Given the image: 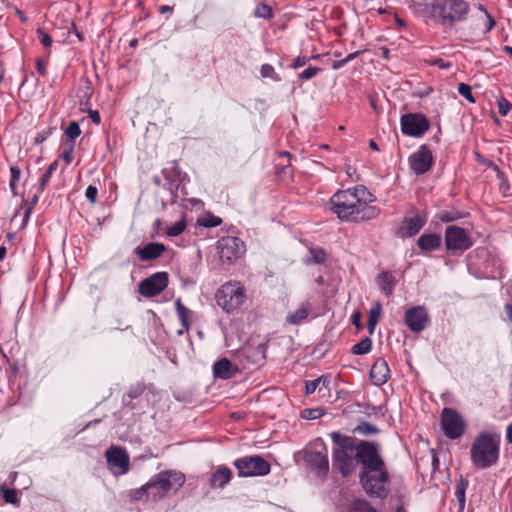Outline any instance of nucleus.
<instances>
[{"label": "nucleus", "mask_w": 512, "mask_h": 512, "mask_svg": "<svg viewBox=\"0 0 512 512\" xmlns=\"http://www.w3.org/2000/svg\"><path fill=\"white\" fill-rule=\"evenodd\" d=\"M375 196L363 185L337 191L330 198V210L342 221L363 222L375 219L380 208L371 205Z\"/></svg>", "instance_id": "nucleus-1"}, {"label": "nucleus", "mask_w": 512, "mask_h": 512, "mask_svg": "<svg viewBox=\"0 0 512 512\" xmlns=\"http://www.w3.org/2000/svg\"><path fill=\"white\" fill-rule=\"evenodd\" d=\"M379 449V445L375 447L364 443L360 446L358 451V463L361 465L359 482L368 496L385 499L390 492L391 478Z\"/></svg>", "instance_id": "nucleus-2"}, {"label": "nucleus", "mask_w": 512, "mask_h": 512, "mask_svg": "<svg viewBox=\"0 0 512 512\" xmlns=\"http://www.w3.org/2000/svg\"><path fill=\"white\" fill-rule=\"evenodd\" d=\"M424 7L435 24L449 29L466 21L470 12V5L465 0H431Z\"/></svg>", "instance_id": "nucleus-3"}, {"label": "nucleus", "mask_w": 512, "mask_h": 512, "mask_svg": "<svg viewBox=\"0 0 512 512\" xmlns=\"http://www.w3.org/2000/svg\"><path fill=\"white\" fill-rule=\"evenodd\" d=\"M501 435L494 430L478 433L470 448V460L477 469H486L497 463L500 456Z\"/></svg>", "instance_id": "nucleus-4"}, {"label": "nucleus", "mask_w": 512, "mask_h": 512, "mask_svg": "<svg viewBox=\"0 0 512 512\" xmlns=\"http://www.w3.org/2000/svg\"><path fill=\"white\" fill-rule=\"evenodd\" d=\"M185 483V476L181 472L161 471L147 482L151 501H159L173 491H177Z\"/></svg>", "instance_id": "nucleus-5"}, {"label": "nucleus", "mask_w": 512, "mask_h": 512, "mask_svg": "<svg viewBox=\"0 0 512 512\" xmlns=\"http://www.w3.org/2000/svg\"><path fill=\"white\" fill-rule=\"evenodd\" d=\"M215 299L226 313L238 312L247 300L245 287L239 281H228L218 288Z\"/></svg>", "instance_id": "nucleus-6"}, {"label": "nucleus", "mask_w": 512, "mask_h": 512, "mask_svg": "<svg viewBox=\"0 0 512 512\" xmlns=\"http://www.w3.org/2000/svg\"><path fill=\"white\" fill-rule=\"evenodd\" d=\"M440 428L447 439L458 440L465 434L467 422L455 408L445 407L440 414Z\"/></svg>", "instance_id": "nucleus-7"}, {"label": "nucleus", "mask_w": 512, "mask_h": 512, "mask_svg": "<svg viewBox=\"0 0 512 512\" xmlns=\"http://www.w3.org/2000/svg\"><path fill=\"white\" fill-rule=\"evenodd\" d=\"M216 250L223 264H233L244 256L246 245L238 237L224 236L217 241Z\"/></svg>", "instance_id": "nucleus-8"}, {"label": "nucleus", "mask_w": 512, "mask_h": 512, "mask_svg": "<svg viewBox=\"0 0 512 512\" xmlns=\"http://www.w3.org/2000/svg\"><path fill=\"white\" fill-rule=\"evenodd\" d=\"M233 465L238 471L239 477L264 476L270 472V464L259 455H251L239 458Z\"/></svg>", "instance_id": "nucleus-9"}, {"label": "nucleus", "mask_w": 512, "mask_h": 512, "mask_svg": "<svg viewBox=\"0 0 512 512\" xmlns=\"http://www.w3.org/2000/svg\"><path fill=\"white\" fill-rule=\"evenodd\" d=\"M445 246L448 251L464 252L473 246V240L466 229L452 225L445 230Z\"/></svg>", "instance_id": "nucleus-10"}, {"label": "nucleus", "mask_w": 512, "mask_h": 512, "mask_svg": "<svg viewBox=\"0 0 512 512\" xmlns=\"http://www.w3.org/2000/svg\"><path fill=\"white\" fill-rule=\"evenodd\" d=\"M401 131L404 135L421 137L430 128L428 118L422 113H408L401 116Z\"/></svg>", "instance_id": "nucleus-11"}, {"label": "nucleus", "mask_w": 512, "mask_h": 512, "mask_svg": "<svg viewBox=\"0 0 512 512\" xmlns=\"http://www.w3.org/2000/svg\"><path fill=\"white\" fill-rule=\"evenodd\" d=\"M168 283L167 272H156L139 283V293L146 298L155 297L167 288Z\"/></svg>", "instance_id": "nucleus-12"}, {"label": "nucleus", "mask_w": 512, "mask_h": 512, "mask_svg": "<svg viewBox=\"0 0 512 512\" xmlns=\"http://www.w3.org/2000/svg\"><path fill=\"white\" fill-rule=\"evenodd\" d=\"M434 163L432 152L427 145L423 144L419 149L409 157L410 169L416 175H422L428 172Z\"/></svg>", "instance_id": "nucleus-13"}, {"label": "nucleus", "mask_w": 512, "mask_h": 512, "mask_svg": "<svg viewBox=\"0 0 512 512\" xmlns=\"http://www.w3.org/2000/svg\"><path fill=\"white\" fill-rule=\"evenodd\" d=\"M308 465L319 475H326L329 470L328 451L324 444H319L318 448L308 450L305 455Z\"/></svg>", "instance_id": "nucleus-14"}, {"label": "nucleus", "mask_w": 512, "mask_h": 512, "mask_svg": "<svg viewBox=\"0 0 512 512\" xmlns=\"http://www.w3.org/2000/svg\"><path fill=\"white\" fill-rule=\"evenodd\" d=\"M240 357L245 369L260 366L264 363L266 358V346L264 344H258L256 346L246 345L242 348Z\"/></svg>", "instance_id": "nucleus-15"}, {"label": "nucleus", "mask_w": 512, "mask_h": 512, "mask_svg": "<svg viewBox=\"0 0 512 512\" xmlns=\"http://www.w3.org/2000/svg\"><path fill=\"white\" fill-rule=\"evenodd\" d=\"M427 217L425 214L415 212L412 216H405L397 234L401 238H409L415 236L426 224Z\"/></svg>", "instance_id": "nucleus-16"}, {"label": "nucleus", "mask_w": 512, "mask_h": 512, "mask_svg": "<svg viewBox=\"0 0 512 512\" xmlns=\"http://www.w3.org/2000/svg\"><path fill=\"white\" fill-rule=\"evenodd\" d=\"M429 320L428 312L424 306H415L405 312V324L413 332L423 331Z\"/></svg>", "instance_id": "nucleus-17"}, {"label": "nucleus", "mask_w": 512, "mask_h": 512, "mask_svg": "<svg viewBox=\"0 0 512 512\" xmlns=\"http://www.w3.org/2000/svg\"><path fill=\"white\" fill-rule=\"evenodd\" d=\"M330 437L335 445L338 446L336 450H344L345 452L348 451H355V459L358 461V451L360 449V446L364 443L370 444L372 446H378L379 444L374 441H366V440H360L356 443L355 438L342 435L340 432H332L330 434Z\"/></svg>", "instance_id": "nucleus-18"}, {"label": "nucleus", "mask_w": 512, "mask_h": 512, "mask_svg": "<svg viewBox=\"0 0 512 512\" xmlns=\"http://www.w3.org/2000/svg\"><path fill=\"white\" fill-rule=\"evenodd\" d=\"M332 459L333 467L336 468L343 477L350 476L356 468L355 461L357 460L344 450H334Z\"/></svg>", "instance_id": "nucleus-19"}, {"label": "nucleus", "mask_w": 512, "mask_h": 512, "mask_svg": "<svg viewBox=\"0 0 512 512\" xmlns=\"http://www.w3.org/2000/svg\"><path fill=\"white\" fill-rule=\"evenodd\" d=\"M107 462L112 467L120 468L123 473L129 469V456L121 447H111L106 451Z\"/></svg>", "instance_id": "nucleus-20"}, {"label": "nucleus", "mask_w": 512, "mask_h": 512, "mask_svg": "<svg viewBox=\"0 0 512 512\" xmlns=\"http://www.w3.org/2000/svg\"><path fill=\"white\" fill-rule=\"evenodd\" d=\"M166 251V246L159 242H150L143 247H137L135 254L143 261H152L159 258Z\"/></svg>", "instance_id": "nucleus-21"}, {"label": "nucleus", "mask_w": 512, "mask_h": 512, "mask_svg": "<svg viewBox=\"0 0 512 512\" xmlns=\"http://www.w3.org/2000/svg\"><path fill=\"white\" fill-rule=\"evenodd\" d=\"M372 383L376 386H382L390 377V369L383 358L377 359L372 365L369 373Z\"/></svg>", "instance_id": "nucleus-22"}, {"label": "nucleus", "mask_w": 512, "mask_h": 512, "mask_svg": "<svg viewBox=\"0 0 512 512\" xmlns=\"http://www.w3.org/2000/svg\"><path fill=\"white\" fill-rule=\"evenodd\" d=\"M441 244V235L437 233L422 234L417 240L418 247L424 253L439 249Z\"/></svg>", "instance_id": "nucleus-23"}, {"label": "nucleus", "mask_w": 512, "mask_h": 512, "mask_svg": "<svg viewBox=\"0 0 512 512\" xmlns=\"http://www.w3.org/2000/svg\"><path fill=\"white\" fill-rule=\"evenodd\" d=\"M232 472L226 466H219L210 476V486L212 488H224L231 480Z\"/></svg>", "instance_id": "nucleus-24"}, {"label": "nucleus", "mask_w": 512, "mask_h": 512, "mask_svg": "<svg viewBox=\"0 0 512 512\" xmlns=\"http://www.w3.org/2000/svg\"><path fill=\"white\" fill-rule=\"evenodd\" d=\"M396 282L394 275L390 271H383L376 277L377 285L387 297L393 294Z\"/></svg>", "instance_id": "nucleus-25"}, {"label": "nucleus", "mask_w": 512, "mask_h": 512, "mask_svg": "<svg viewBox=\"0 0 512 512\" xmlns=\"http://www.w3.org/2000/svg\"><path fill=\"white\" fill-rule=\"evenodd\" d=\"M146 386L142 382H138L129 387L127 393L123 396V403L130 409H135V405L132 403L134 399L139 398L145 392Z\"/></svg>", "instance_id": "nucleus-26"}, {"label": "nucleus", "mask_w": 512, "mask_h": 512, "mask_svg": "<svg viewBox=\"0 0 512 512\" xmlns=\"http://www.w3.org/2000/svg\"><path fill=\"white\" fill-rule=\"evenodd\" d=\"M232 364L227 358H222L213 365V374L217 378L229 379L233 376Z\"/></svg>", "instance_id": "nucleus-27"}, {"label": "nucleus", "mask_w": 512, "mask_h": 512, "mask_svg": "<svg viewBox=\"0 0 512 512\" xmlns=\"http://www.w3.org/2000/svg\"><path fill=\"white\" fill-rule=\"evenodd\" d=\"M175 308L182 327L189 331L192 325L191 310L184 306L180 298L175 300Z\"/></svg>", "instance_id": "nucleus-28"}, {"label": "nucleus", "mask_w": 512, "mask_h": 512, "mask_svg": "<svg viewBox=\"0 0 512 512\" xmlns=\"http://www.w3.org/2000/svg\"><path fill=\"white\" fill-rule=\"evenodd\" d=\"M310 304L308 302H304L301 306L295 310L293 313L287 316V322L290 324H299L303 320H305L310 312Z\"/></svg>", "instance_id": "nucleus-29"}, {"label": "nucleus", "mask_w": 512, "mask_h": 512, "mask_svg": "<svg viewBox=\"0 0 512 512\" xmlns=\"http://www.w3.org/2000/svg\"><path fill=\"white\" fill-rule=\"evenodd\" d=\"M382 313V305L380 302H375L373 307L369 311V317L367 322V329L370 334L374 333L376 325L380 319Z\"/></svg>", "instance_id": "nucleus-30"}, {"label": "nucleus", "mask_w": 512, "mask_h": 512, "mask_svg": "<svg viewBox=\"0 0 512 512\" xmlns=\"http://www.w3.org/2000/svg\"><path fill=\"white\" fill-rule=\"evenodd\" d=\"M129 497L134 502L151 501V495H150V491H149V487H148L147 483L142 485L140 488L130 490Z\"/></svg>", "instance_id": "nucleus-31"}, {"label": "nucleus", "mask_w": 512, "mask_h": 512, "mask_svg": "<svg viewBox=\"0 0 512 512\" xmlns=\"http://www.w3.org/2000/svg\"><path fill=\"white\" fill-rule=\"evenodd\" d=\"M347 512H377V511L367 500L355 499L349 505Z\"/></svg>", "instance_id": "nucleus-32"}, {"label": "nucleus", "mask_w": 512, "mask_h": 512, "mask_svg": "<svg viewBox=\"0 0 512 512\" xmlns=\"http://www.w3.org/2000/svg\"><path fill=\"white\" fill-rule=\"evenodd\" d=\"M329 383H330V379L327 376H320L319 378H317L315 380L306 381L305 382V393L307 395H311L316 391V389L319 387L320 384H323V386L325 388H327Z\"/></svg>", "instance_id": "nucleus-33"}, {"label": "nucleus", "mask_w": 512, "mask_h": 512, "mask_svg": "<svg viewBox=\"0 0 512 512\" xmlns=\"http://www.w3.org/2000/svg\"><path fill=\"white\" fill-rule=\"evenodd\" d=\"M372 340L369 337L363 338L360 342L352 346L351 352L355 355H364L371 351Z\"/></svg>", "instance_id": "nucleus-34"}, {"label": "nucleus", "mask_w": 512, "mask_h": 512, "mask_svg": "<svg viewBox=\"0 0 512 512\" xmlns=\"http://www.w3.org/2000/svg\"><path fill=\"white\" fill-rule=\"evenodd\" d=\"M64 134L67 138L66 143L75 144V139L81 134L79 124L76 121H71L69 125L65 128Z\"/></svg>", "instance_id": "nucleus-35"}, {"label": "nucleus", "mask_w": 512, "mask_h": 512, "mask_svg": "<svg viewBox=\"0 0 512 512\" xmlns=\"http://www.w3.org/2000/svg\"><path fill=\"white\" fill-rule=\"evenodd\" d=\"M187 226L185 215L181 219L166 229V235L169 237H176L183 233Z\"/></svg>", "instance_id": "nucleus-36"}, {"label": "nucleus", "mask_w": 512, "mask_h": 512, "mask_svg": "<svg viewBox=\"0 0 512 512\" xmlns=\"http://www.w3.org/2000/svg\"><path fill=\"white\" fill-rule=\"evenodd\" d=\"M468 487V480L464 478H460L455 487V496L459 502L460 508H463L465 505V491Z\"/></svg>", "instance_id": "nucleus-37"}, {"label": "nucleus", "mask_w": 512, "mask_h": 512, "mask_svg": "<svg viewBox=\"0 0 512 512\" xmlns=\"http://www.w3.org/2000/svg\"><path fill=\"white\" fill-rule=\"evenodd\" d=\"M198 225L212 228L217 227L222 224V219L218 216H214L212 214L205 215L204 217L198 218L197 220Z\"/></svg>", "instance_id": "nucleus-38"}, {"label": "nucleus", "mask_w": 512, "mask_h": 512, "mask_svg": "<svg viewBox=\"0 0 512 512\" xmlns=\"http://www.w3.org/2000/svg\"><path fill=\"white\" fill-rule=\"evenodd\" d=\"M354 432H357L359 434H362V435H373V434H377L379 432V429L369 423V422H360L354 429Z\"/></svg>", "instance_id": "nucleus-39"}, {"label": "nucleus", "mask_w": 512, "mask_h": 512, "mask_svg": "<svg viewBox=\"0 0 512 512\" xmlns=\"http://www.w3.org/2000/svg\"><path fill=\"white\" fill-rule=\"evenodd\" d=\"M254 15L258 18L270 19L272 18L273 13L270 6L264 3H259L254 10Z\"/></svg>", "instance_id": "nucleus-40"}, {"label": "nucleus", "mask_w": 512, "mask_h": 512, "mask_svg": "<svg viewBox=\"0 0 512 512\" xmlns=\"http://www.w3.org/2000/svg\"><path fill=\"white\" fill-rule=\"evenodd\" d=\"M260 74L264 78H271L274 81H280V76L276 73L274 67L270 64H263L260 69Z\"/></svg>", "instance_id": "nucleus-41"}, {"label": "nucleus", "mask_w": 512, "mask_h": 512, "mask_svg": "<svg viewBox=\"0 0 512 512\" xmlns=\"http://www.w3.org/2000/svg\"><path fill=\"white\" fill-rule=\"evenodd\" d=\"M458 93L467 99L470 103H475V98L472 94V88L466 83H460L458 85Z\"/></svg>", "instance_id": "nucleus-42"}, {"label": "nucleus", "mask_w": 512, "mask_h": 512, "mask_svg": "<svg viewBox=\"0 0 512 512\" xmlns=\"http://www.w3.org/2000/svg\"><path fill=\"white\" fill-rule=\"evenodd\" d=\"M324 415V411L320 408H307L302 411V418L307 420H315Z\"/></svg>", "instance_id": "nucleus-43"}, {"label": "nucleus", "mask_w": 512, "mask_h": 512, "mask_svg": "<svg viewBox=\"0 0 512 512\" xmlns=\"http://www.w3.org/2000/svg\"><path fill=\"white\" fill-rule=\"evenodd\" d=\"M39 201V196L37 194H35L33 196V198L31 199L30 203H29V206L26 208L25 212H24V217H23V221H22V224H21V229H24L29 221V218H30V215H31V212H32V209L33 207L38 203Z\"/></svg>", "instance_id": "nucleus-44"}, {"label": "nucleus", "mask_w": 512, "mask_h": 512, "mask_svg": "<svg viewBox=\"0 0 512 512\" xmlns=\"http://www.w3.org/2000/svg\"><path fill=\"white\" fill-rule=\"evenodd\" d=\"M309 252L314 263L322 264L325 262L326 252L322 248H310Z\"/></svg>", "instance_id": "nucleus-45"}, {"label": "nucleus", "mask_w": 512, "mask_h": 512, "mask_svg": "<svg viewBox=\"0 0 512 512\" xmlns=\"http://www.w3.org/2000/svg\"><path fill=\"white\" fill-rule=\"evenodd\" d=\"M460 217V213L457 211H441L438 214V219L444 223L455 221Z\"/></svg>", "instance_id": "nucleus-46"}, {"label": "nucleus", "mask_w": 512, "mask_h": 512, "mask_svg": "<svg viewBox=\"0 0 512 512\" xmlns=\"http://www.w3.org/2000/svg\"><path fill=\"white\" fill-rule=\"evenodd\" d=\"M1 493L5 502L15 504L18 501L17 493L14 489L1 487Z\"/></svg>", "instance_id": "nucleus-47"}, {"label": "nucleus", "mask_w": 512, "mask_h": 512, "mask_svg": "<svg viewBox=\"0 0 512 512\" xmlns=\"http://www.w3.org/2000/svg\"><path fill=\"white\" fill-rule=\"evenodd\" d=\"M320 71L321 68L319 67H308L299 73L298 77L300 80H309L315 77Z\"/></svg>", "instance_id": "nucleus-48"}, {"label": "nucleus", "mask_w": 512, "mask_h": 512, "mask_svg": "<svg viewBox=\"0 0 512 512\" xmlns=\"http://www.w3.org/2000/svg\"><path fill=\"white\" fill-rule=\"evenodd\" d=\"M36 33H37V35L39 37V40H40L41 44L45 48L51 47V45H52V38H51V36L47 32H45L41 28H38Z\"/></svg>", "instance_id": "nucleus-49"}, {"label": "nucleus", "mask_w": 512, "mask_h": 512, "mask_svg": "<svg viewBox=\"0 0 512 512\" xmlns=\"http://www.w3.org/2000/svg\"><path fill=\"white\" fill-rule=\"evenodd\" d=\"M318 57H319L318 55L312 56V57L298 56L292 61V63L290 64V67L292 69H298L300 67L305 66L310 59H315Z\"/></svg>", "instance_id": "nucleus-50"}, {"label": "nucleus", "mask_w": 512, "mask_h": 512, "mask_svg": "<svg viewBox=\"0 0 512 512\" xmlns=\"http://www.w3.org/2000/svg\"><path fill=\"white\" fill-rule=\"evenodd\" d=\"M512 109V104L505 98L501 97L498 100V112L502 116H506Z\"/></svg>", "instance_id": "nucleus-51"}, {"label": "nucleus", "mask_w": 512, "mask_h": 512, "mask_svg": "<svg viewBox=\"0 0 512 512\" xmlns=\"http://www.w3.org/2000/svg\"><path fill=\"white\" fill-rule=\"evenodd\" d=\"M66 148L63 150L62 158L66 162V164H70L72 162V154L74 150V143H66Z\"/></svg>", "instance_id": "nucleus-52"}, {"label": "nucleus", "mask_w": 512, "mask_h": 512, "mask_svg": "<svg viewBox=\"0 0 512 512\" xmlns=\"http://www.w3.org/2000/svg\"><path fill=\"white\" fill-rule=\"evenodd\" d=\"M85 196L89 200L90 203L94 204L96 202L97 196H98V189H97V187H95L93 185H89L86 188Z\"/></svg>", "instance_id": "nucleus-53"}, {"label": "nucleus", "mask_w": 512, "mask_h": 512, "mask_svg": "<svg viewBox=\"0 0 512 512\" xmlns=\"http://www.w3.org/2000/svg\"><path fill=\"white\" fill-rule=\"evenodd\" d=\"M82 90H83L82 98H85L86 100H89L91 98L92 94H93L92 84H91L89 79H85L83 81Z\"/></svg>", "instance_id": "nucleus-54"}, {"label": "nucleus", "mask_w": 512, "mask_h": 512, "mask_svg": "<svg viewBox=\"0 0 512 512\" xmlns=\"http://www.w3.org/2000/svg\"><path fill=\"white\" fill-rule=\"evenodd\" d=\"M51 176H52V174H50L49 172H46V171L44 172V174L41 176L40 181H39V187H38L39 192L44 191L45 187L47 186V184L50 181Z\"/></svg>", "instance_id": "nucleus-55"}, {"label": "nucleus", "mask_w": 512, "mask_h": 512, "mask_svg": "<svg viewBox=\"0 0 512 512\" xmlns=\"http://www.w3.org/2000/svg\"><path fill=\"white\" fill-rule=\"evenodd\" d=\"M10 181L18 182L20 180L21 176V169L18 166H11L10 167Z\"/></svg>", "instance_id": "nucleus-56"}, {"label": "nucleus", "mask_w": 512, "mask_h": 512, "mask_svg": "<svg viewBox=\"0 0 512 512\" xmlns=\"http://www.w3.org/2000/svg\"><path fill=\"white\" fill-rule=\"evenodd\" d=\"M430 64L442 69H448L451 67V63L445 62L442 58H436Z\"/></svg>", "instance_id": "nucleus-57"}, {"label": "nucleus", "mask_w": 512, "mask_h": 512, "mask_svg": "<svg viewBox=\"0 0 512 512\" xmlns=\"http://www.w3.org/2000/svg\"><path fill=\"white\" fill-rule=\"evenodd\" d=\"M351 321H352V324L360 329L362 328V323H361V313L359 311H356L352 314L351 316Z\"/></svg>", "instance_id": "nucleus-58"}, {"label": "nucleus", "mask_w": 512, "mask_h": 512, "mask_svg": "<svg viewBox=\"0 0 512 512\" xmlns=\"http://www.w3.org/2000/svg\"><path fill=\"white\" fill-rule=\"evenodd\" d=\"M480 9L484 10L485 14L487 16L486 31L489 32L494 27L495 20L493 19V17L482 6H480Z\"/></svg>", "instance_id": "nucleus-59"}, {"label": "nucleus", "mask_w": 512, "mask_h": 512, "mask_svg": "<svg viewBox=\"0 0 512 512\" xmlns=\"http://www.w3.org/2000/svg\"><path fill=\"white\" fill-rule=\"evenodd\" d=\"M49 135H50L49 131H42V132L37 133V135L35 137V143H37V144L43 143L48 138Z\"/></svg>", "instance_id": "nucleus-60"}, {"label": "nucleus", "mask_w": 512, "mask_h": 512, "mask_svg": "<svg viewBox=\"0 0 512 512\" xmlns=\"http://www.w3.org/2000/svg\"><path fill=\"white\" fill-rule=\"evenodd\" d=\"M89 117L91 118L92 122L95 124H99L101 122L100 114L97 110H90Z\"/></svg>", "instance_id": "nucleus-61"}, {"label": "nucleus", "mask_w": 512, "mask_h": 512, "mask_svg": "<svg viewBox=\"0 0 512 512\" xmlns=\"http://www.w3.org/2000/svg\"><path fill=\"white\" fill-rule=\"evenodd\" d=\"M37 71L40 75H46V63L42 60L37 61Z\"/></svg>", "instance_id": "nucleus-62"}, {"label": "nucleus", "mask_w": 512, "mask_h": 512, "mask_svg": "<svg viewBox=\"0 0 512 512\" xmlns=\"http://www.w3.org/2000/svg\"><path fill=\"white\" fill-rule=\"evenodd\" d=\"M346 61H345V58L341 59V60H338V61H334L332 63V69L334 70H337V69H340L341 67H343L344 65H346Z\"/></svg>", "instance_id": "nucleus-63"}, {"label": "nucleus", "mask_w": 512, "mask_h": 512, "mask_svg": "<svg viewBox=\"0 0 512 512\" xmlns=\"http://www.w3.org/2000/svg\"><path fill=\"white\" fill-rule=\"evenodd\" d=\"M506 440L509 444H512V422L507 426Z\"/></svg>", "instance_id": "nucleus-64"}]
</instances>
